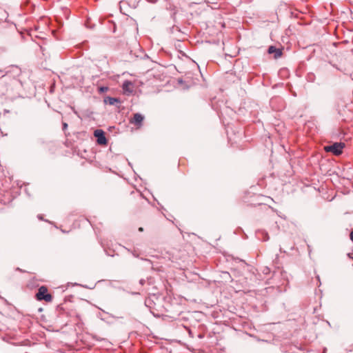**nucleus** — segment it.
Masks as SVG:
<instances>
[{"label":"nucleus","instance_id":"obj_11","mask_svg":"<svg viewBox=\"0 0 353 353\" xmlns=\"http://www.w3.org/2000/svg\"><path fill=\"white\" fill-rule=\"evenodd\" d=\"M68 126L67 123H63V127L65 128Z\"/></svg>","mask_w":353,"mask_h":353},{"label":"nucleus","instance_id":"obj_1","mask_svg":"<svg viewBox=\"0 0 353 353\" xmlns=\"http://www.w3.org/2000/svg\"><path fill=\"white\" fill-rule=\"evenodd\" d=\"M36 298L39 301L44 300L46 302H51L52 300V296L48 292V288L46 286H41L39 288Z\"/></svg>","mask_w":353,"mask_h":353},{"label":"nucleus","instance_id":"obj_6","mask_svg":"<svg viewBox=\"0 0 353 353\" xmlns=\"http://www.w3.org/2000/svg\"><path fill=\"white\" fill-rule=\"evenodd\" d=\"M123 90L125 93H132L133 92V85L132 83L126 81L123 84Z\"/></svg>","mask_w":353,"mask_h":353},{"label":"nucleus","instance_id":"obj_7","mask_svg":"<svg viewBox=\"0 0 353 353\" xmlns=\"http://www.w3.org/2000/svg\"><path fill=\"white\" fill-rule=\"evenodd\" d=\"M270 54H274V58L277 59L281 56V51L279 49L276 48L274 46H270L268 49Z\"/></svg>","mask_w":353,"mask_h":353},{"label":"nucleus","instance_id":"obj_3","mask_svg":"<svg viewBox=\"0 0 353 353\" xmlns=\"http://www.w3.org/2000/svg\"><path fill=\"white\" fill-rule=\"evenodd\" d=\"M144 117L140 113H135L133 117L130 119V123L134 125L137 129H139L142 126Z\"/></svg>","mask_w":353,"mask_h":353},{"label":"nucleus","instance_id":"obj_9","mask_svg":"<svg viewBox=\"0 0 353 353\" xmlns=\"http://www.w3.org/2000/svg\"><path fill=\"white\" fill-rule=\"evenodd\" d=\"M350 239H351L352 241H353V231H352V232H350Z\"/></svg>","mask_w":353,"mask_h":353},{"label":"nucleus","instance_id":"obj_4","mask_svg":"<svg viewBox=\"0 0 353 353\" xmlns=\"http://www.w3.org/2000/svg\"><path fill=\"white\" fill-rule=\"evenodd\" d=\"M94 136L97 138V142L99 145H107V139L105 137V132L102 130H96L94 132Z\"/></svg>","mask_w":353,"mask_h":353},{"label":"nucleus","instance_id":"obj_2","mask_svg":"<svg viewBox=\"0 0 353 353\" xmlns=\"http://www.w3.org/2000/svg\"><path fill=\"white\" fill-rule=\"evenodd\" d=\"M345 144L343 143H334L330 145L324 147V150L327 152H332L335 155H339L342 153Z\"/></svg>","mask_w":353,"mask_h":353},{"label":"nucleus","instance_id":"obj_8","mask_svg":"<svg viewBox=\"0 0 353 353\" xmlns=\"http://www.w3.org/2000/svg\"><path fill=\"white\" fill-rule=\"evenodd\" d=\"M108 88L107 87H100L99 88V92H106L108 90Z\"/></svg>","mask_w":353,"mask_h":353},{"label":"nucleus","instance_id":"obj_10","mask_svg":"<svg viewBox=\"0 0 353 353\" xmlns=\"http://www.w3.org/2000/svg\"><path fill=\"white\" fill-rule=\"evenodd\" d=\"M139 232H143V228L142 227H140V228H139Z\"/></svg>","mask_w":353,"mask_h":353},{"label":"nucleus","instance_id":"obj_5","mask_svg":"<svg viewBox=\"0 0 353 353\" xmlns=\"http://www.w3.org/2000/svg\"><path fill=\"white\" fill-rule=\"evenodd\" d=\"M103 101L105 104H109L111 105H114L121 103V101L119 99L114 98V97H105L104 98Z\"/></svg>","mask_w":353,"mask_h":353}]
</instances>
